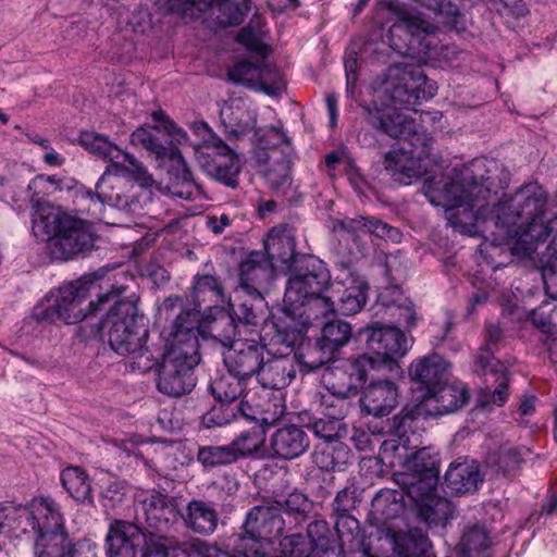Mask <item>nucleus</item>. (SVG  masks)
<instances>
[{"mask_svg":"<svg viewBox=\"0 0 557 557\" xmlns=\"http://www.w3.org/2000/svg\"><path fill=\"white\" fill-rule=\"evenodd\" d=\"M485 159H475L463 166L455 177L431 169L423 184V193L434 206H446L448 224L461 234L482 236L494 245H509L512 255L530 256L537 243L548 240L542 258V277L545 287L557 283V214L547 216L546 191L531 183L512 196L498 201L485 175L490 172Z\"/></svg>","mask_w":557,"mask_h":557,"instance_id":"f257e3e1","label":"nucleus"},{"mask_svg":"<svg viewBox=\"0 0 557 557\" xmlns=\"http://www.w3.org/2000/svg\"><path fill=\"white\" fill-rule=\"evenodd\" d=\"M414 417L408 410L393 418L394 435L380 447L379 458L394 469L395 483L410 498H421L435 490L440 481V456L433 447L421 444L416 432Z\"/></svg>","mask_w":557,"mask_h":557,"instance_id":"f03ea898","label":"nucleus"},{"mask_svg":"<svg viewBox=\"0 0 557 557\" xmlns=\"http://www.w3.org/2000/svg\"><path fill=\"white\" fill-rule=\"evenodd\" d=\"M78 143L89 153L111 163L98 180L96 190H87L82 195V200L88 202V213L92 218L101 220L106 205L129 213L138 212L141 205L135 193L117 191L115 186L109 184V180L111 175H128L141 186H150L153 180L144 164L101 134L82 132Z\"/></svg>","mask_w":557,"mask_h":557,"instance_id":"7ed1b4c3","label":"nucleus"},{"mask_svg":"<svg viewBox=\"0 0 557 557\" xmlns=\"http://www.w3.org/2000/svg\"><path fill=\"white\" fill-rule=\"evenodd\" d=\"M368 122L392 137L408 140L412 149L408 150L405 143L394 148L385 156V169L393 178L404 185L412 183L413 178L429 174L438 164L430 157L432 138L420 131L414 120L409 119L395 108L367 109Z\"/></svg>","mask_w":557,"mask_h":557,"instance_id":"20e7f679","label":"nucleus"},{"mask_svg":"<svg viewBox=\"0 0 557 557\" xmlns=\"http://www.w3.org/2000/svg\"><path fill=\"white\" fill-rule=\"evenodd\" d=\"M123 292L124 288L112 286L109 293L99 296V304H112L106 318L109 344L119 355L131 357L133 371L144 373L157 366L159 354L147 346L148 323L138 313L136 301L119 299Z\"/></svg>","mask_w":557,"mask_h":557,"instance_id":"39448f33","label":"nucleus"},{"mask_svg":"<svg viewBox=\"0 0 557 557\" xmlns=\"http://www.w3.org/2000/svg\"><path fill=\"white\" fill-rule=\"evenodd\" d=\"M196 315L195 312L178 314L168 334L163 332L166 350L159 369L157 387L168 396L180 397L196 384L194 368L200 361L198 337L194 332Z\"/></svg>","mask_w":557,"mask_h":557,"instance_id":"423d86ee","label":"nucleus"},{"mask_svg":"<svg viewBox=\"0 0 557 557\" xmlns=\"http://www.w3.org/2000/svg\"><path fill=\"white\" fill-rule=\"evenodd\" d=\"M33 233L47 239L51 258L66 261L90 249L94 235L90 225L61 208L38 202L33 214Z\"/></svg>","mask_w":557,"mask_h":557,"instance_id":"0eeeda50","label":"nucleus"},{"mask_svg":"<svg viewBox=\"0 0 557 557\" xmlns=\"http://www.w3.org/2000/svg\"><path fill=\"white\" fill-rule=\"evenodd\" d=\"M95 274L84 275L76 281L64 283L55 290H51L34 308L32 317L41 323H53L62 321L65 324H76L87 315L95 313L99 307L106 304L89 301L92 289L96 288Z\"/></svg>","mask_w":557,"mask_h":557,"instance_id":"6e6552de","label":"nucleus"},{"mask_svg":"<svg viewBox=\"0 0 557 557\" xmlns=\"http://www.w3.org/2000/svg\"><path fill=\"white\" fill-rule=\"evenodd\" d=\"M359 335L364 336L367 347L372 354L360 357V366L372 370H386L395 376H403L404 371L397 358H403L408 352L411 338L397 327L383 326L379 323L361 330Z\"/></svg>","mask_w":557,"mask_h":557,"instance_id":"1a4fd4ad","label":"nucleus"},{"mask_svg":"<svg viewBox=\"0 0 557 557\" xmlns=\"http://www.w3.org/2000/svg\"><path fill=\"white\" fill-rule=\"evenodd\" d=\"M330 274L324 263L317 259H310L306 269L293 274L286 285L284 305L286 309L296 313L305 308L299 314H306L308 320L321 315V307L313 305L317 298H325L323 292L330 286Z\"/></svg>","mask_w":557,"mask_h":557,"instance_id":"9d476101","label":"nucleus"},{"mask_svg":"<svg viewBox=\"0 0 557 557\" xmlns=\"http://www.w3.org/2000/svg\"><path fill=\"white\" fill-rule=\"evenodd\" d=\"M153 126H141L131 135V144L134 147H143L162 163L178 160L181 150L177 145L186 144L187 133L170 120L163 111L151 114Z\"/></svg>","mask_w":557,"mask_h":557,"instance_id":"9b49d317","label":"nucleus"},{"mask_svg":"<svg viewBox=\"0 0 557 557\" xmlns=\"http://www.w3.org/2000/svg\"><path fill=\"white\" fill-rule=\"evenodd\" d=\"M368 282L356 270L342 265L327 288L325 298H317L315 307H321V315L336 311L345 315L358 313L367 301Z\"/></svg>","mask_w":557,"mask_h":557,"instance_id":"f8f14e48","label":"nucleus"},{"mask_svg":"<svg viewBox=\"0 0 557 557\" xmlns=\"http://www.w3.org/2000/svg\"><path fill=\"white\" fill-rule=\"evenodd\" d=\"M109 557H135L143 546L141 557H169L172 543L152 532L146 533L139 524H110L107 535Z\"/></svg>","mask_w":557,"mask_h":557,"instance_id":"ddd939ff","label":"nucleus"},{"mask_svg":"<svg viewBox=\"0 0 557 557\" xmlns=\"http://www.w3.org/2000/svg\"><path fill=\"white\" fill-rule=\"evenodd\" d=\"M391 75L399 79L392 91V100L406 108H413L423 100L435 96L437 87L418 66L397 65L389 70Z\"/></svg>","mask_w":557,"mask_h":557,"instance_id":"4468645a","label":"nucleus"},{"mask_svg":"<svg viewBox=\"0 0 557 557\" xmlns=\"http://www.w3.org/2000/svg\"><path fill=\"white\" fill-rule=\"evenodd\" d=\"M206 152H199L197 159L202 171L211 178L235 188L240 173L239 158L220 139L213 138L205 146Z\"/></svg>","mask_w":557,"mask_h":557,"instance_id":"2eb2a0df","label":"nucleus"},{"mask_svg":"<svg viewBox=\"0 0 557 557\" xmlns=\"http://www.w3.org/2000/svg\"><path fill=\"white\" fill-rule=\"evenodd\" d=\"M468 398L469 395L465 387L447 385L444 382L433 391L423 393L414 406H406L401 411L408 410L412 413L416 422L419 417L443 416L454 412L462 407Z\"/></svg>","mask_w":557,"mask_h":557,"instance_id":"dca6fc26","label":"nucleus"},{"mask_svg":"<svg viewBox=\"0 0 557 557\" xmlns=\"http://www.w3.org/2000/svg\"><path fill=\"white\" fill-rule=\"evenodd\" d=\"M472 370L483 379L488 389V399L485 403L503 406L508 397L507 369L502 361L494 358L493 349L487 346L480 347Z\"/></svg>","mask_w":557,"mask_h":557,"instance_id":"f3484780","label":"nucleus"},{"mask_svg":"<svg viewBox=\"0 0 557 557\" xmlns=\"http://www.w3.org/2000/svg\"><path fill=\"white\" fill-rule=\"evenodd\" d=\"M255 159L268 186L280 196L292 190L290 158L277 147L257 148Z\"/></svg>","mask_w":557,"mask_h":557,"instance_id":"a211bd4d","label":"nucleus"},{"mask_svg":"<svg viewBox=\"0 0 557 557\" xmlns=\"http://www.w3.org/2000/svg\"><path fill=\"white\" fill-rule=\"evenodd\" d=\"M268 349L255 338L236 339L224 355L227 371L239 374L245 379L257 375Z\"/></svg>","mask_w":557,"mask_h":557,"instance_id":"6ab92c4d","label":"nucleus"},{"mask_svg":"<svg viewBox=\"0 0 557 557\" xmlns=\"http://www.w3.org/2000/svg\"><path fill=\"white\" fill-rule=\"evenodd\" d=\"M187 312H195L197 314V325L194 329L196 337L198 334H200L203 337H210L223 346H227L228 348L236 341L235 336L238 331L235 319L221 306H214L210 313L207 314L201 321L199 311L196 309L184 310L180 314H185Z\"/></svg>","mask_w":557,"mask_h":557,"instance_id":"aec40b11","label":"nucleus"},{"mask_svg":"<svg viewBox=\"0 0 557 557\" xmlns=\"http://www.w3.org/2000/svg\"><path fill=\"white\" fill-rule=\"evenodd\" d=\"M296 354L281 352L275 355L268 350L256 377L264 388H284L296 376Z\"/></svg>","mask_w":557,"mask_h":557,"instance_id":"412c9836","label":"nucleus"},{"mask_svg":"<svg viewBox=\"0 0 557 557\" xmlns=\"http://www.w3.org/2000/svg\"><path fill=\"white\" fill-rule=\"evenodd\" d=\"M360 403L369 414L387 416L399 404L398 386L392 380H373L363 388Z\"/></svg>","mask_w":557,"mask_h":557,"instance_id":"4be33fe9","label":"nucleus"},{"mask_svg":"<svg viewBox=\"0 0 557 557\" xmlns=\"http://www.w3.org/2000/svg\"><path fill=\"white\" fill-rule=\"evenodd\" d=\"M274 277L273 265L259 252H252L239 267V286L248 296H260Z\"/></svg>","mask_w":557,"mask_h":557,"instance_id":"5701e85b","label":"nucleus"},{"mask_svg":"<svg viewBox=\"0 0 557 557\" xmlns=\"http://www.w3.org/2000/svg\"><path fill=\"white\" fill-rule=\"evenodd\" d=\"M310 446L306 431L298 425L288 424L278 428L270 437L273 457L292 460L304 455Z\"/></svg>","mask_w":557,"mask_h":557,"instance_id":"b1692460","label":"nucleus"},{"mask_svg":"<svg viewBox=\"0 0 557 557\" xmlns=\"http://www.w3.org/2000/svg\"><path fill=\"white\" fill-rule=\"evenodd\" d=\"M449 364L437 354L414 359L408 369L410 380L418 384L424 393L440 386L446 380Z\"/></svg>","mask_w":557,"mask_h":557,"instance_id":"393cba45","label":"nucleus"},{"mask_svg":"<svg viewBox=\"0 0 557 557\" xmlns=\"http://www.w3.org/2000/svg\"><path fill=\"white\" fill-rule=\"evenodd\" d=\"M482 481L479 466L474 460L455 461L445 473V485L455 494L473 493Z\"/></svg>","mask_w":557,"mask_h":557,"instance_id":"a878e982","label":"nucleus"},{"mask_svg":"<svg viewBox=\"0 0 557 557\" xmlns=\"http://www.w3.org/2000/svg\"><path fill=\"white\" fill-rule=\"evenodd\" d=\"M170 166L174 177L166 186L168 194L173 198L187 201H196L203 198L202 188L193 180L191 172L187 166L182 153L178 160H172Z\"/></svg>","mask_w":557,"mask_h":557,"instance_id":"bb28decb","label":"nucleus"},{"mask_svg":"<svg viewBox=\"0 0 557 557\" xmlns=\"http://www.w3.org/2000/svg\"><path fill=\"white\" fill-rule=\"evenodd\" d=\"M335 228L346 231L354 236L372 234L379 238L391 240L393 243H399L401 239V233L398 228L393 227L381 220L367 216L339 220L336 222Z\"/></svg>","mask_w":557,"mask_h":557,"instance_id":"cd10ccee","label":"nucleus"},{"mask_svg":"<svg viewBox=\"0 0 557 557\" xmlns=\"http://www.w3.org/2000/svg\"><path fill=\"white\" fill-rule=\"evenodd\" d=\"M221 117L227 132L239 137L253 129L257 115L250 106L237 99L222 108Z\"/></svg>","mask_w":557,"mask_h":557,"instance_id":"c85d7f7f","label":"nucleus"},{"mask_svg":"<svg viewBox=\"0 0 557 557\" xmlns=\"http://www.w3.org/2000/svg\"><path fill=\"white\" fill-rule=\"evenodd\" d=\"M405 511L404 494L395 490H381L373 497L369 522H388Z\"/></svg>","mask_w":557,"mask_h":557,"instance_id":"c756f323","label":"nucleus"},{"mask_svg":"<svg viewBox=\"0 0 557 557\" xmlns=\"http://www.w3.org/2000/svg\"><path fill=\"white\" fill-rule=\"evenodd\" d=\"M394 550L401 557H434L431 552V543L419 527L409 530L408 533H391Z\"/></svg>","mask_w":557,"mask_h":557,"instance_id":"7c9ffc66","label":"nucleus"},{"mask_svg":"<svg viewBox=\"0 0 557 557\" xmlns=\"http://www.w3.org/2000/svg\"><path fill=\"white\" fill-rule=\"evenodd\" d=\"M295 248L294 233L286 226L272 227L264 239V249L270 260L287 263L294 259Z\"/></svg>","mask_w":557,"mask_h":557,"instance_id":"2f4dec72","label":"nucleus"},{"mask_svg":"<svg viewBox=\"0 0 557 557\" xmlns=\"http://www.w3.org/2000/svg\"><path fill=\"white\" fill-rule=\"evenodd\" d=\"M491 545L492 540L486 524H472L463 531L456 545V557H486Z\"/></svg>","mask_w":557,"mask_h":557,"instance_id":"473e14b6","label":"nucleus"},{"mask_svg":"<svg viewBox=\"0 0 557 557\" xmlns=\"http://www.w3.org/2000/svg\"><path fill=\"white\" fill-rule=\"evenodd\" d=\"M434 491L431 490L421 498H411L417 505L420 518L425 522H447L455 519V505L449 499L434 494Z\"/></svg>","mask_w":557,"mask_h":557,"instance_id":"72a5a7b5","label":"nucleus"},{"mask_svg":"<svg viewBox=\"0 0 557 557\" xmlns=\"http://www.w3.org/2000/svg\"><path fill=\"white\" fill-rule=\"evenodd\" d=\"M62 486L77 503L92 505L91 482L86 471L77 466H69L60 474Z\"/></svg>","mask_w":557,"mask_h":557,"instance_id":"f704fd0d","label":"nucleus"},{"mask_svg":"<svg viewBox=\"0 0 557 557\" xmlns=\"http://www.w3.org/2000/svg\"><path fill=\"white\" fill-rule=\"evenodd\" d=\"M186 2L200 12H206L209 9L214 10L215 18L222 26L240 24L248 10L247 7L243 9L234 0H186Z\"/></svg>","mask_w":557,"mask_h":557,"instance_id":"c9c22d12","label":"nucleus"},{"mask_svg":"<svg viewBox=\"0 0 557 557\" xmlns=\"http://www.w3.org/2000/svg\"><path fill=\"white\" fill-rule=\"evenodd\" d=\"M137 513L141 515L146 522H171L177 519L175 506L160 493L145 497L138 505Z\"/></svg>","mask_w":557,"mask_h":557,"instance_id":"e433bc0d","label":"nucleus"},{"mask_svg":"<svg viewBox=\"0 0 557 557\" xmlns=\"http://www.w3.org/2000/svg\"><path fill=\"white\" fill-rule=\"evenodd\" d=\"M312 458L322 470L342 471L349 463L350 449L342 443L317 446Z\"/></svg>","mask_w":557,"mask_h":557,"instance_id":"4c0bfd02","label":"nucleus"},{"mask_svg":"<svg viewBox=\"0 0 557 557\" xmlns=\"http://www.w3.org/2000/svg\"><path fill=\"white\" fill-rule=\"evenodd\" d=\"M35 553L57 547H73L63 524H32Z\"/></svg>","mask_w":557,"mask_h":557,"instance_id":"58836bf2","label":"nucleus"},{"mask_svg":"<svg viewBox=\"0 0 557 557\" xmlns=\"http://www.w3.org/2000/svg\"><path fill=\"white\" fill-rule=\"evenodd\" d=\"M400 22L412 36H419L420 34L425 35V38L423 40H425V53L428 54V57H448V52L441 51L440 53H437V47L434 40L430 38V36L435 30V26L430 22L425 21L420 14L405 11L401 13ZM444 49L448 51V47H445Z\"/></svg>","mask_w":557,"mask_h":557,"instance_id":"ea45409f","label":"nucleus"},{"mask_svg":"<svg viewBox=\"0 0 557 557\" xmlns=\"http://www.w3.org/2000/svg\"><path fill=\"white\" fill-rule=\"evenodd\" d=\"M348 388L339 386L337 394L330 391L321 394L317 400L321 413L327 418L343 421L351 407Z\"/></svg>","mask_w":557,"mask_h":557,"instance_id":"a19ab883","label":"nucleus"},{"mask_svg":"<svg viewBox=\"0 0 557 557\" xmlns=\"http://www.w3.org/2000/svg\"><path fill=\"white\" fill-rule=\"evenodd\" d=\"M246 380L244 376L228 371L211 384L212 394L222 404H233L243 396Z\"/></svg>","mask_w":557,"mask_h":557,"instance_id":"79ce46f5","label":"nucleus"},{"mask_svg":"<svg viewBox=\"0 0 557 557\" xmlns=\"http://www.w3.org/2000/svg\"><path fill=\"white\" fill-rule=\"evenodd\" d=\"M351 338V326L342 320H333L323 324L318 341L323 345L326 354H332L348 344Z\"/></svg>","mask_w":557,"mask_h":557,"instance_id":"37998d69","label":"nucleus"},{"mask_svg":"<svg viewBox=\"0 0 557 557\" xmlns=\"http://www.w3.org/2000/svg\"><path fill=\"white\" fill-rule=\"evenodd\" d=\"M194 296L198 301L227 302L224 288L220 280L212 274H198L194 281Z\"/></svg>","mask_w":557,"mask_h":557,"instance_id":"c03bdc74","label":"nucleus"},{"mask_svg":"<svg viewBox=\"0 0 557 557\" xmlns=\"http://www.w3.org/2000/svg\"><path fill=\"white\" fill-rule=\"evenodd\" d=\"M360 502L356 498L355 493L348 490H343L337 493L332 503L331 518L339 521L359 522L361 512L359 509Z\"/></svg>","mask_w":557,"mask_h":557,"instance_id":"a18cd8bd","label":"nucleus"},{"mask_svg":"<svg viewBox=\"0 0 557 557\" xmlns=\"http://www.w3.org/2000/svg\"><path fill=\"white\" fill-rule=\"evenodd\" d=\"M284 515L288 519L297 522L305 520H310V522H322L315 517L313 503L301 493H292L288 495L282 509V516Z\"/></svg>","mask_w":557,"mask_h":557,"instance_id":"49530a36","label":"nucleus"},{"mask_svg":"<svg viewBox=\"0 0 557 557\" xmlns=\"http://www.w3.org/2000/svg\"><path fill=\"white\" fill-rule=\"evenodd\" d=\"M29 521H53L62 522L64 517L61 506L50 496L35 497L27 503Z\"/></svg>","mask_w":557,"mask_h":557,"instance_id":"de8ad7c7","label":"nucleus"},{"mask_svg":"<svg viewBox=\"0 0 557 557\" xmlns=\"http://www.w3.org/2000/svg\"><path fill=\"white\" fill-rule=\"evenodd\" d=\"M265 32L263 22L259 16H253L249 23L243 27L236 36V40L248 50L264 54L267 47L263 44Z\"/></svg>","mask_w":557,"mask_h":557,"instance_id":"09e8293b","label":"nucleus"},{"mask_svg":"<svg viewBox=\"0 0 557 557\" xmlns=\"http://www.w3.org/2000/svg\"><path fill=\"white\" fill-rule=\"evenodd\" d=\"M260 60L240 61L230 67L227 76L232 82L243 84L256 90L258 79L260 78Z\"/></svg>","mask_w":557,"mask_h":557,"instance_id":"8fccbe9b","label":"nucleus"},{"mask_svg":"<svg viewBox=\"0 0 557 557\" xmlns=\"http://www.w3.org/2000/svg\"><path fill=\"white\" fill-rule=\"evenodd\" d=\"M250 299L244 300L233 312L243 325L256 326L264 318V299L260 296H249Z\"/></svg>","mask_w":557,"mask_h":557,"instance_id":"3c124183","label":"nucleus"},{"mask_svg":"<svg viewBox=\"0 0 557 557\" xmlns=\"http://www.w3.org/2000/svg\"><path fill=\"white\" fill-rule=\"evenodd\" d=\"M265 436L260 428H251L243 432L231 443V447L236 455V460L240 457L250 456L259 450L263 445Z\"/></svg>","mask_w":557,"mask_h":557,"instance_id":"603ef678","label":"nucleus"},{"mask_svg":"<svg viewBox=\"0 0 557 557\" xmlns=\"http://www.w3.org/2000/svg\"><path fill=\"white\" fill-rule=\"evenodd\" d=\"M197 459L205 467H219L236 461L231 444L224 446H205L198 449Z\"/></svg>","mask_w":557,"mask_h":557,"instance_id":"864d4df0","label":"nucleus"},{"mask_svg":"<svg viewBox=\"0 0 557 557\" xmlns=\"http://www.w3.org/2000/svg\"><path fill=\"white\" fill-rule=\"evenodd\" d=\"M282 509L283 504L274 499H262L249 509L245 522H274L275 520L284 522Z\"/></svg>","mask_w":557,"mask_h":557,"instance_id":"5fc2aeb1","label":"nucleus"},{"mask_svg":"<svg viewBox=\"0 0 557 557\" xmlns=\"http://www.w3.org/2000/svg\"><path fill=\"white\" fill-rule=\"evenodd\" d=\"M310 428L315 436L327 443L345 437L348 433L344 421L327 418L325 416L313 420Z\"/></svg>","mask_w":557,"mask_h":557,"instance_id":"6e6d98bb","label":"nucleus"},{"mask_svg":"<svg viewBox=\"0 0 557 557\" xmlns=\"http://www.w3.org/2000/svg\"><path fill=\"white\" fill-rule=\"evenodd\" d=\"M260 78L258 79L256 90H262L268 95L280 94L285 87L280 72L263 59H260Z\"/></svg>","mask_w":557,"mask_h":557,"instance_id":"4d7b16f0","label":"nucleus"},{"mask_svg":"<svg viewBox=\"0 0 557 557\" xmlns=\"http://www.w3.org/2000/svg\"><path fill=\"white\" fill-rule=\"evenodd\" d=\"M333 358L332 354H326L323 345L318 341L315 345L306 344L301 346L297 356L300 364L309 371L321 368Z\"/></svg>","mask_w":557,"mask_h":557,"instance_id":"13d9d810","label":"nucleus"},{"mask_svg":"<svg viewBox=\"0 0 557 557\" xmlns=\"http://www.w3.org/2000/svg\"><path fill=\"white\" fill-rule=\"evenodd\" d=\"M322 381L325 384L326 391L337 394V388L339 386H346L349 387V397L357 395V386L355 381L352 376L344 369H325L322 375Z\"/></svg>","mask_w":557,"mask_h":557,"instance_id":"bf43d9fd","label":"nucleus"},{"mask_svg":"<svg viewBox=\"0 0 557 557\" xmlns=\"http://www.w3.org/2000/svg\"><path fill=\"white\" fill-rule=\"evenodd\" d=\"M183 518L185 520H189V522H197L198 520H203L205 522H216L218 512L213 503L193 499L187 505L186 517L183 516Z\"/></svg>","mask_w":557,"mask_h":557,"instance_id":"052dcab7","label":"nucleus"},{"mask_svg":"<svg viewBox=\"0 0 557 557\" xmlns=\"http://www.w3.org/2000/svg\"><path fill=\"white\" fill-rule=\"evenodd\" d=\"M521 461V448L511 446L502 447L497 454H494L488 458V462L492 466L504 472L513 470Z\"/></svg>","mask_w":557,"mask_h":557,"instance_id":"680f3d73","label":"nucleus"},{"mask_svg":"<svg viewBox=\"0 0 557 557\" xmlns=\"http://www.w3.org/2000/svg\"><path fill=\"white\" fill-rule=\"evenodd\" d=\"M385 274L392 282H399L407 275V260L403 253H389L385 259Z\"/></svg>","mask_w":557,"mask_h":557,"instance_id":"e2e57ef3","label":"nucleus"},{"mask_svg":"<svg viewBox=\"0 0 557 557\" xmlns=\"http://www.w3.org/2000/svg\"><path fill=\"white\" fill-rule=\"evenodd\" d=\"M5 520L29 521V511L27 509V504L22 505L10 500L0 503V522Z\"/></svg>","mask_w":557,"mask_h":557,"instance_id":"0e129e2a","label":"nucleus"},{"mask_svg":"<svg viewBox=\"0 0 557 557\" xmlns=\"http://www.w3.org/2000/svg\"><path fill=\"white\" fill-rule=\"evenodd\" d=\"M440 7L441 8H434L433 11L443 15L444 22L447 25L456 28L460 16L459 8L451 2H444V0H440Z\"/></svg>","mask_w":557,"mask_h":557,"instance_id":"69168bd1","label":"nucleus"},{"mask_svg":"<svg viewBox=\"0 0 557 557\" xmlns=\"http://www.w3.org/2000/svg\"><path fill=\"white\" fill-rule=\"evenodd\" d=\"M302 546V537L299 535L287 536L281 542L284 557H301L304 554Z\"/></svg>","mask_w":557,"mask_h":557,"instance_id":"338daca9","label":"nucleus"},{"mask_svg":"<svg viewBox=\"0 0 557 557\" xmlns=\"http://www.w3.org/2000/svg\"><path fill=\"white\" fill-rule=\"evenodd\" d=\"M344 65L346 71L347 84L356 82V72L358 67V58L355 50H347L344 58Z\"/></svg>","mask_w":557,"mask_h":557,"instance_id":"774afa93","label":"nucleus"}]
</instances>
